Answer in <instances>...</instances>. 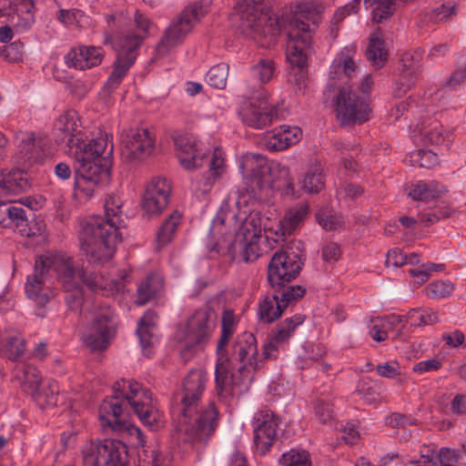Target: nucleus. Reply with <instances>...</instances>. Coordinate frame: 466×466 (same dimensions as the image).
<instances>
[{
    "label": "nucleus",
    "mask_w": 466,
    "mask_h": 466,
    "mask_svg": "<svg viewBox=\"0 0 466 466\" xmlns=\"http://www.w3.org/2000/svg\"><path fill=\"white\" fill-rule=\"evenodd\" d=\"M230 366L238 363L240 371L250 372L254 375L258 369V346L255 336L250 332H244L238 336L229 359Z\"/></svg>",
    "instance_id": "22"
},
{
    "label": "nucleus",
    "mask_w": 466,
    "mask_h": 466,
    "mask_svg": "<svg viewBox=\"0 0 466 466\" xmlns=\"http://www.w3.org/2000/svg\"><path fill=\"white\" fill-rule=\"evenodd\" d=\"M35 10L34 0H0V42H9L13 29L22 31L31 27Z\"/></svg>",
    "instance_id": "9"
},
{
    "label": "nucleus",
    "mask_w": 466,
    "mask_h": 466,
    "mask_svg": "<svg viewBox=\"0 0 466 466\" xmlns=\"http://www.w3.org/2000/svg\"><path fill=\"white\" fill-rule=\"evenodd\" d=\"M50 278L38 263L35 261L34 272L27 277L25 290L27 298L41 309L54 295L50 289Z\"/></svg>",
    "instance_id": "26"
},
{
    "label": "nucleus",
    "mask_w": 466,
    "mask_h": 466,
    "mask_svg": "<svg viewBox=\"0 0 466 466\" xmlns=\"http://www.w3.org/2000/svg\"><path fill=\"white\" fill-rule=\"evenodd\" d=\"M456 14V6L454 5H441L434 8L429 14V19L433 23H440L448 20L451 15Z\"/></svg>",
    "instance_id": "56"
},
{
    "label": "nucleus",
    "mask_w": 466,
    "mask_h": 466,
    "mask_svg": "<svg viewBox=\"0 0 466 466\" xmlns=\"http://www.w3.org/2000/svg\"><path fill=\"white\" fill-rule=\"evenodd\" d=\"M207 382L206 373L192 370L177 394L179 410L176 424L177 439L184 442L207 441L218 425V410L213 402L204 404L201 397Z\"/></svg>",
    "instance_id": "3"
},
{
    "label": "nucleus",
    "mask_w": 466,
    "mask_h": 466,
    "mask_svg": "<svg viewBox=\"0 0 466 466\" xmlns=\"http://www.w3.org/2000/svg\"><path fill=\"white\" fill-rule=\"evenodd\" d=\"M252 75L260 83L269 82L275 72L274 62L270 59H260L251 69Z\"/></svg>",
    "instance_id": "46"
},
{
    "label": "nucleus",
    "mask_w": 466,
    "mask_h": 466,
    "mask_svg": "<svg viewBox=\"0 0 466 466\" xmlns=\"http://www.w3.org/2000/svg\"><path fill=\"white\" fill-rule=\"evenodd\" d=\"M171 187L166 178L155 177L147 186L141 206L148 218L159 215L167 206Z\"/></svg>",
    "instance_id": "23"
},
{
    "label": "nucleus",
    "mask_w": 466,
    "mask_h": 466,
    "mask_svg": "<svg viewBox=\"0 0 466 466\" xmlns=\"http://www.w3.org/2000/svg\"><path fill=\"white\" fill-rule=\"evenodd\" d=\"M2 348L5 355L9 360H15L24 354L25 342L19 334H15L6 338L3 342Z\"/></svg>",
    "instance_id": "45"
},
{
    "label": "nucleus",
    "mask_w": 466,
    "mask_h": 466,
    "mask_svg": "<svg viewBox=\"0 0 466 466\" xmlns=\"http://www.w3.org/2000/svg\"><path fill=\"white\" fill-rule=\"evenodd\" d=\"M279 129L283 133L284 137H287V141L289 143V146L297 144L301 139L302 131L297 126L290 127L282 125L279 127Z\"/></svg>",
    "instance_id": "61"
},
{
    "label": "nucleus",
    "mask_w": 466,
    "mask_h": 466,
    "mask_svg": "<svg viewBox=\"0 0 466 466\" xmlns=\"http://www.w3.org/2000/svg\"><path fill=\"white\" fill-rule=\"evenodd\" d=\"M81 283H77L72 289H64L66 292L65 297L68 308L72 310L77 311L83 305V290L80 287Z\"/></svg>",
    "instance_id": "54"
},
{
    "label": "nucleus",
    "mask_w": 466,
    "mask_h": 466,
    "mask_svg": "<svg viewBox=\"0 0 466 466\" xmlns=\"http://www.w3.org/2000/svg\"><path fill=\"white\" fill-rule=\"evenodd\" d=\"M415 0H364V4L373 6L372 17L376 23H382L390 18L400 3L408 4Z\"/></svg>",
    "instance_id": "38"
},
{
    "label": "nucleus",
    "mask_w": 466,
    "mask_h": 466,
    "mask_svg": "<svg viewBox=\"0 0 466 466\" xmlns=\"http://www.w3.org/2000/svg\"><path fill=\"white\" fill-rule=\"evenodd\" d=\"M181 220V213L176 210L161 223L156 234L157 248L160 249L173 240Z\"/></svg>",
    "instance_id": "35"
},
{
    "label": "nucleus",
    "mask_w": 466,
    "mask_h": 466,
    "mask_svg": "<svg viewBox=\"0 0 466 466\" xmlns=\"http://www.w3.org/2000/svg\"><path fill=\"white\" fill-rule=\"evenodd\" d=\"M242 121L256 129L263 128L277 118V108L268 104V96H252L240 112Z\"/></svg>",
    "instance_id": "21"
},
{
    "label": "nucleus",
    "mask_w": 466,
    "mask_h": 466,
    "mask_svg": "<svg viewBox=\"0 0 466 466\" xmlns=\"http://www.w3.org/2000/svg\"><path fill=\"white\" fill-rule=\"evenodd\" d=\"M453 290V284L448 280H438L430 283L426 289V294L432 299H442L449 297Z\"/></svg>",
    "instance_id": "49"
},
{
    "label": "nucleus",
    "mask_w": 466,
    "mask_h": 466,
    "mask_svg": "<svg viewBox=\"0 0 466 466\" xmlns=\"http://www.w3.org/2000/svg\"><path fill=\"white\" fill-rule=\"evenodd\" d=\"M113 390L115 394L99 406L98 418L103 430L116 433L127 431L134 438L133 445L137 448V466H168L157 448L145 446L141 430L122 418L124 410L129 407L145 426L154 431L160 428L163 416L151 391L136 380L125 379L116 381Z\"/></svg>",
    "instance_id": "1"
},
{
    "label": "nucleus",
    "mask_w": 466,
    "mask_h": 466,
    "mask_svg": "<svg viewBox=\"0 0 466 466\" xmlns=\"http://www.w3.org/2000/svg\"><path fill=\"white\" fill-rule=\"evenodd\" d=\"M15 162L23 168H30L45 159V144L42 137L32 131L18 130L15 132Z\"/></svg>",
    "instance_id": "18"
},
{
    "label": "nucleus",
    "mask_w": 466,
    "mask_h": 466,
    "mask_svg": "<svg viewBox=\"0 0 466 466\" xmlns=\"http://www.w3.org/2000/svg\"><path fill=\"white\" fill-rule=\"evenodd\" d=\"M280 466H311L309 453L305 450L291 449L279 460Z\"/></svg>",
    "instance_id": "42"
},
{
    "label": "nucleus",
    "mask_w": 466,
    "mask_h": 466,
    "mask_svg": "<svg viewBox=\"0 0 466 466\" xmlns=\"http://www.w3.org/2000/svg\"><path fill=\"white\" fill-rule=\"evenodd\" d=\"M162 285L156 276H147L137 287L136 304L145 305L155 299L159 293Z\"/></svg>",
    "instance_id": "40"
},
{
    "label": "nucleus",
    "mask_w": 466,
    "mask_h": 466,
    "mask_svg": "<svg viewBox=\"0 0 466 466\" xmlns=\"http://www.w3.org/2000/svg\"><path fill=\"white\" fill-rule=\"evenodd\" d=\"M228 70L229 66L225 63L214 66L206 75L207 83L218 89L225 88L228 76Z\"/></svg>",
    "instance_id": "43"
},
{
    "label": "nucleus",
    "mask_w": 466,
    "mask_h": 466,
    "mask_svg": "<svg viewBox=\"0 0 466 466\" xmlns=\"http://www.w3.org/2000/svg\"><path fill=\"white\" fill-rule=\"evenodd\" d=\"M279 419L269 410H258L252 421L257 451L264 455L276 441Z\"/></svg>",
    "instance_id": "20"
},
{
    "label": "nucleus",
    "mask_w": 466,
    "mask_h": 466,
    "mask_svg": "<svg viewBox=\"0 0 466 466\" xmlns=\"http://www.w3.org/2000/svg\"><path fill=\"white\" fill-rule=\"evenodd\" d=\"M104 53L98 46H77L65 55V63L70 68L86 70L101 64Z\"/></svg>",
    "instance_id": "27"
},
{
    "label": "nucleus",
    "mask_w": 466,
    "mask_h": 466,
    "mask_svg": "<svg viewBox=\"0 0 466 466\" xmlns=\"http://www.w3.org/2000/svg\"><path fill=\"white\" fill-rule=\"evenodd\" d=\"M442 362L440 359L433 358L426 360H421L416 363L412 370L418 374H424L427 372L436 371L441 369Z\"/></svg>",
    "instance_id": "59"
},
{
    "label": "nucleus",
    "mask_w": 466,
    "mask_h": 466,
    "mask_svg": "<svg viewBox=\"0 0 466 466\" xmlns=\"http://www.w3.org/2000/svg\"><path fill=\"white\" fill-rule=\"evenodd\" d=\"M259 240L260 239H236L234 242L228 241L227 246H224V244L220 242H212L208 244V248L209 252L225 255L232 254L236 246L238 245L241 249L240 257L242 261L250 263L259 258L262 253L259 247Z\"/></svg>",
    "instance_id": "28"
},
{
    "label": "nucleus",
    "mask_w": 466,
    "mask_h": 466,
    "mask_svg": "<svg viewBox=\"0 0 466 466\" xmlns=\"http://www.w3.org/2000/svg\"><path fill=\"white\" fill-rule=\"evenodd\" d=\"M274 0H236L238 33L260 46H269L280 33L281 22L270 10Z\"/></svg>",
    "instance_id": "8"
},
{
    "label": "nucleus",
    "mask_w": 466,
    "mask_h": 466,
    "mask_svg": "<svg viewBox=\"0 0 466 466\" xmlns=\"http://www.w3.org/2000/svg\"><path fill=\"white\" fill-rule=\"evenodd\" d=\"M377 323L380 329L388 335V331L398 326L402 321V317L400 315L391 314L383 318H376Z\"/></svg>",
    "instance_id": "63"
},
{
    "label": "nucleus",
    "mask_w": 466,
    "mask_h": 466,
    "mask_svg": "<svg viewBox=\"0 0 466 466\" xmlns=\"http://www.w3.org/2000/svg\"><path fill=\"white\" fill-rule=\"evenodd\" d=\"M38 266L45 270L50 279L54 277L62 285L63 289H72L77 283H86L94 292L103 296L111 297L125 289V279H106L101 275L86 277V272L74 260L63 252H48L36 258Z\"/></svg>",
    "instance_id": "7"
},
{
    "label": "nucleus",
    "mask_w": 466,
    "mask_h": 466,
    "mask_svg": "<svg viewBox=\"0 0 466 466\" xmlns=\"http://www.w3.org/2000/svg\"><path fill=\"white\" fill-rule=\"evenodd\" d=\"M29 394L39 408L54 407L57 403L58 385L56 381L48 380Z\"/></svg>",
    "instance_id": "36"
},
{
    "label": "nucleus",
    "mask_w": 466,
    "mask_h": 466,
    "mask_svg": "<svg viewBox=\"0 0 466 466\" xmlns=\"http://www.w3.org/2000/svg\"><path fill=\"white\" fill-rule=\"evenodd\" d=\"M120 143L122 158L127 162H135L152 154L156 138L148 128L137 127L122 133Z\"/></svg>",
    "instance_id": "17"
},
{
    "label": "nucleus",
    "mask_w": 466,
    "mask_h": 466,
    "mask_svg": "<svg viewBox=\"0 0 466 466\" xmlns=\"http://www.w3.org/2000/svg\"><path fill=\"white\" fill-rule=\"evenodd\" d=\"M254 380L250 372L240 371L237 368L231 370L228 358L223 356L217 359L215 369L216 392L220 400L225 403L247 392Z\"/></svg>",
    "instance_id": "10"
},
{
    "label": "nucleus",
    "mask_w": 466,
    "mask_h": 466,
    "mask_svg": "<svg viewBox=\"0 0 466 466\" xmlns=\"http://www.w3.org/2000/svg\"><path fill=\"white\" fill-rule=\"evenodd\" d=\"M0 226L14 229L25 227V210L22 207L11 204L8 200H0Z\"/></svg>",
    "instance_id": "33"
},
{
    "label": "nucleus",
    "mask_w": 466,
    "mask_h": 466,
    "mask_svg": "<svg viewBox=\"0 0 466 466\" xmlns=\"http://www.w3.org/2000/svg\"><path fill=\"white\" fill-rule=\"evenodd\" d=\"M303 265L300 255L291 248L276 252L268 266L267 279L270 289L281 291L295 288L297 285H290V282L299 276Z\"/></svg>",
    "instance_id": "11"
},
{
    "label": "nucleus",
    "mask_w": 466,
    "mask_h": 466,
    "mask_svg": "<svg viewBox=\"0 0 466 466\" xmlns=\"http://www.w3.org/2000/svg\"><path fill=\"white\" fill-rule=\"evenodd\" d=\"M40 384H42V382L38 370L32 366L25 367L23 370L24 390L27 393H30Z\"/></svg>",
    "instance_id": "52"
},
{
    "label": "nucleus",
    "mask_w": 466,
    "mask_h": 466,
    "mask_svg": "<svg viewBox=\"0 0 466 466\" xmlns=\"http://www.w3.org/2000/svg\"><path fill=\"white\" fill-rule=\"evenodd\" d=\"M134 24L136 25V32L130 33H121L118 35H139L141 36V42L146 37L150 26L152 25L151 21L144 15L142 13H140L138 10H136L134 13Z\"/></svg>",
    "instance_id": "53"
},
{
    "label": "nucleus",
    "mask_w": 466,
    "mask_h": 466,
    "mask_svg": "<svg viewBox=\"0 0 466 466\" xmlns=\"http://www.w3.org/2000/svg\"><path fill=\"white\" fill-rule=\"evenodd\" d=\"M214 314L207 309H198L187 321L188 338L196 344L205 342L214 328Z\"/></svg>",
    "instance_id": "29"
},
{
    "label": "nucleus",
    "mask_w": 466,
    "mask_h": 466,
    "mask_svg": "<svg viewBox=\"0 0 466 466\" xmlns=\"http://www.w3.org/2000/svg\"><path fill=\"white\" fill-rule=\"evenodd\" d=\"M92 321L84 333L83 339L91 350L106 349L116 334V314L109 306H97L91 312Z\"/></svg>",
    "instance_id": "13"
},
{
    "label": "nucleus",
    "mask_w": 466,
    "mask_h": 466,
    "mask_svg": "<svg viewBox=\"0 0 466 466\" xmlns=\"http://www.w3.org/2000/svg\"><path fill=\"white\" fill-rule=\"evenodd\" d=\"M312 3L299 5V13L294 15L289 22L287 32V59L292 66L288 82L294 91H302L307 86L308 56L312 53V32L316 26L315 15L310 14Z\"/></svg>",
    "instance_id": "6"
},
{
    "label": "nucleus",
    "mask_w": 466,
    "mask_h": 466,
    "mask_svg": "<svg viewBox=\"0 0 466 466\" xmlns=\"http://www.w3.org/2000/svg\"><path fill=\"white\" fill-rule=\"evenodd\" d=\"M377 373L384 378L393 379L400 374V366L397 361L385 362L376 367Z\"/></svg>",
    "instance_id": "60"
},
{
    "label": "nucleus",
    "mask_w": 466,
    "mask_h": 466,
    "mask_svg": "<svg viewBox=\"0 0 466 466\" xmlns=\"http://www.w3.org/2000/svg\"><path fill=\"white\" fill-rule=\"evenodd\" d=\"M446 191V187L438 182L431 181L425 183L420 181L414 185L409 196L414 200L428 202L441 197Z\"/></svg>",
    "instance_id": "37"
},
{
    "label": "nucleus",
    "mask_w": 466,
    "mask_h": 466,
    "mask_svg": "<svg viewBox=\"0 0 466 466\" xmlns=\"http://www.w3.org/2000/svg\"><path fill=\"white\" fill-rule=\"evenodd\" d=\"M366 57L376 69L382 67L387 61L388 54L380 38V32H375L370 38L366 49Z\"/></svg>",
    "instance_id": "39"
},
{
    "label": "nucleus",
    "mask_w": 466,
    "mask_h": 466,
    "mask_svg": "<svg viewBox=\"0 0 466 466\" xmlns=\"http://www.w3.org/2000/svg\"><path fill=\"white\" fill-rule=\"evenodd\" d=\"M300 187L307 193H317L323 187V177L320 168L309 169L299 181Z\"/></svg>",
    "instance_id": "44"
},
{
    "label": "nucleus",
    "mask_w": 466,
    "mask_h": 466,
    "mask_svg": "<svg viewBox=\"0 0 466 466\" xmlns=\"http://www.w3.org/2000/svg\"><path fill=\"white\" fill-rule=\"evenodd\" d=\"M123 201L116 195L105 199V218L93 216L81 224V249L92 263H104L112 258L117 243L122 239L119 229L125 227Z\"/></svg>",
    "instance_id": "4"
},
{
    "label": "nucleus",
    "mask_w": 466,
    "mask_h": 466,
    "mask_svg": "<svg viewBox=\"0 0 466 466\" xmlns=\"http://www.w3.org/2000/svg\"><path fill=\"white\" fill-rule=\"evenodd\" d=\"M29 187L28 176L22 169L0 174V198L25 192Z\"/></svg>",
    "instance_id": "32"
},
{
    "label": "nucleus",
    "mask_w": 466,
    "mask_h": 466,
    "mask_svg": "<svg viewBox=\"0 0 466 466\" xmlns=\"http://www.w3.org/2000/svg\"><path fill=\"white\" fill-rule=\"evenodd\" d=\"M241 220L236 232V239H261V216L258 211H252Z\"/></svg>",
    "instance_id": "34"
},
{
    "label": "nucleus",
    "mask_w": 466,
    "mask_h": 466,
    "mask_svg": "<svg viewBox=\"0 0 466 466\" xmlns=\"http://www.w3.org/2000/svg\"><path fill=\"white\" fill-rule=\"evenodd\" d=\"M370 108L352 86H342L335 97V113L341 127L360 125L370 118Z\"/></svg>",
    "instance_id": "12"
},
{
    "label": "nucleus",
    "mask_w": 466,
    "mask_h": 466,
    "mask_svg": "<svg viewBox=\"0 0 466 466\" xmlns=\"http://www.w3.org/2000/svg\"><path fill=\"white\" fill-rule=\"evenodd\" d=\"M208 173L204 174L201 178L196 179L193 182V187L199 197V195L208 194L214 184V181L221 175L224 167V158L221 150L216 148L212 154L211 158L208 161Z\"/></svg>",
    "instance_id": "31"
},
{
    "label": "nucleus",
    "mask_w": 466,
    "mask_h": 466,
    "mask_svg": "<svg viewBox=\"0 0 466 466\" xmlns=\"http://www.w3.org/2000/svg\"><path fill=\"white\" fill-rule=\"evenodd\" d=\"M157 315L153 310H147L138 322L137 329V334L139 339V342L147 344V339L144 337L146 334H149L150 329L156 330Z\"/></svg>",
    "instance_id": "48"
},
{
    "label": "nucleus",
    "mask_w": 466,
    "mask_h": 466,
    "mask_svg": "<svg viewBox=\"0 0 466 466\" xmlns=\"http://www.w3.org/2000/svg\"><path fill=\"white\" fill-rule=\"evenodd\" d=\"M84 462L89 466H126V445L116 440L91 441L82 448Z\"/></svg>",
    "instance_id": "15"
},
{
    "label": "nucleus",
    "mask_w": 466,
    "mask_h": 466,
    "mask_svg": "<svg viewBox=\"0 0 466 466\" xmlns=\"http://www.w3.org/2000/svg\"><path fill=\"white\" fill-rule=\"evenodd\" d=\"M54 137L57 144H66L74 154L77 176L75 186L86 198H91L96 189L109 183L113 145L108 144L106 136L85 141L77 113L67 110L55 121Z\"/></svg>",
    "instance_id": "2"
},
{
    "label": "nucleus",
    "mask_w": 466,
    "mask_h": 466,
    "mask_svg": "<svg viewBox=\"0 0 466 466\" xmlns=\"http://www.w3.org/2000/svg\"><path fill=\"white\" fill-rule=\"evenodd\" d=\"M309 214V206L307 204H299L287 210L284 217L279 221L274 234L278 238H284L297 230Z\"/></svg>",
    "instance_id": "30"
},
{
    "label": "nucleus",
    "mask_w": 466,
    "mask_h": 466,
    "mask_svg": "<svg viewBox=\"0 0 466 466\" xmlns=\"http://www.w3.org/2000/svg\"><path fill=\"white\" fill-rule=\"evenodd\" d=\"M459 461V454L449 448L442 447L439 450L437 455V465L439 466H456Z\"/></svg>",
    "instance_id": "57"
},
{
    "label": "nucleus",
    "mask_w": 466,
    "mask_h": 466,
    "mask_svg": "<svg viewBox=\"0 0 466 466\" xmlns=\"http://www.w3.org/2000/svg\"><path fill=\"white\" fill-rule=\"evenodd\" d=\"M420 133L424 145H438L444 139L438 124L431 128L420 130Z\"/></svg>",
    "instance_id": "58"
},
{
    "label": "nucleus",
    "mask_w": 466,
    "mask_h": 466,
    "mask_svg": "<svg viewBox=\"0 0 466 466\" xmlns=\"http://www.w3.org/2000/svg\"><path fill=\"white\" fill-rule=\"evenodd\" d=\"M247 195L240 190L231 193L236 196L238 207L247 204L252 198H263L272 189L280 190L286 196L295 195L294 184L285 167H273L268 158L258 153H246L238 160Z\"/></svg>",
    "instance_id": "5"
},
{
    "label": "nucleus",
    "mask_w": 466,
    "mask_h": 466,
    "mask_svg": "<svg viewBox=\"0 0 466 466\" xmlns=\"http://www.w3.org/2000/svg\"><path fill=\"white\" fill-rule=\"evenodd\" d=\"M305 293L306 289L302 286H296L291 289H281V291H278V289H270L258 303L259 321L264 324L274 322L289 306L296 303Z\"/></svg>",
    "instance_id": "16"
},
{
    "label": "nucleus",
    "mask_w": 466,
    "mask_h": 466,
    "mask_svg": "<svg viewBox=\"0 0 466 466\" xmlns=\"http://www.w3.org/2000/svg\"><path fill=\"white\" fill-rule=\"evenodd\" d=\"M265 146L271 151H281L290 147L279 127L275 128L266 136Z\"/></svg>",
    "instance_id": "50"
},
{
    "label": "nucleus",
    "mask_w": 466,
    "mask_h": 466,
    "mask_svg": "<svg viewBox=\"0 0 466 466\" xmlns=\"http://www.w3.org/2000/svg\"><path fill=\"white\" fill-rule=\"evenodd\" d=\"M1 55L5 56L10 61L19 60L23 56V44L21 42H14L11 45L5 46L1 51Z\"/></svg>",
    "instance_id": "62"
},
{
    "label": "nucleus",
    "mask_w": 466,
    "mask_h": 466,
    "mask_svg": "<svg viewBox=\"0 0 466 466\" xmlns=\"http://www.w3.org/2000/svg\"><path fill=\"white\" fill-rule=\"evenodd\" d=\"M407 320L412 326L431 325L437 320V317L434 313L412 309L408 313Z\"/></svg>",
    "instance_id": "55"
},
{
    "label": "nucleus",
    "mask_w": 466,
    "mask_h": 466,
    "mask_svg": "<svg viewBox=\"0 0 466 466\" xmlns=\"http://www.w3.org/2000/svg\"><path fill=\"white\" fill-rule=\"evenodd\" d=\"M418 73L411 68H404L396 82L398 96L405 94L416 82Z\"/></svg>",
    "instance_id": "51"
},
{
    "label": "nucleus",
    "mask_w": 466,
    "mask_h": 466,
    "mask_svg": "<svg viewBox=\"0 0 466 466\" xmlns=\"http://www.w3.org/2000/svg\"><path fill=\"white\" fill-rule=\"evenodd\" d=\"M410 162L412 166L431 168L437 164L438 156L431 150L418 149L410 154Z\"/></svg>",
    "instance_id": "47"
},
{
    "label": "nucleus",
    "mask_w": 466,
    "mask_h": 466,
    "mask_svg": "<svg viewBox=\"0 0 466 466\" xmlns=\"http://www.w3.org/2000/svg\"><path fill=\"white\" fill-rule=\"evenodd\" d=\"M140 45L141 36L139 35H117L116 37L114 48L116 52V58L113 64V70L104 86L106 91L112 92L120 85L137 59Z\"/></svg>",
    "instance_id": "14"
},
{
    "label": "nucleus",
    "mask_w": 466,
    "mask_h": 466,
    "mask_svg": "<svg viewBox=\"0 0 466 466\" xmlns=\"http://www.w3.org/2000/svg\"><path fill=\"white\" fill-rule=\"evenodd\" d=\"M198 21H199V18L197 10L186 8L166 29L157 46V54L165 56L171 49L180 45Z\"/></svg>",
    "instance_id": "19"
},
{
    "label": "nucleus",
    "mask_w": 466,
    "mask_h": 466,
    "mask_svg": "<svg viewBox=\"0 0 466 466\" xmlns=\"http://www.w3.org/2000/svg\"><path fill=\"white\" fill-rule=\"evenodd\" d=\"M451 411L455 415L466 414V395L457 394L451 402Z\"/></svg>",
    "instance_id": "64"
},
{
    "label": "nucleus",
    "mask_w": 466,
    "mask_h": 466,
    "mask_svg": "<svg viewBox=\"0 0 466 466\" xmlns=\"http://www.w3.org/2000/svg\"><path fill=\"white\" fill-rule=\"evenodd\" d=\"M305 321V316L295 314L279 321L272 331L271 337L263 346V357L265 360L276 358L282 346L289 343L295 331Z\"/></svg>",
    "instance_id": "24"
},
{
    "label": "nucleus",
    "mask_w": 466,
    "mask_h": 466,
    "mask_svg": "<svg viewBox=\"0 0 466 466\" xmlns=\"http://www.w3.org/2000/svg\"><path fill=\"white\" fill-rule=\"evenodd\" d=\"M180 164L186 169L198 168L203 166L205 153L198 149V140L189 133L177 132L173 137Z\"/></svg>",
    "instance_id": "25"
},
{
    "label": "nucleus",
    "mask_w": 466,
    "mask_h": 466,
    "mask_svg": "<svg viewBox=\"0 0 466 466\" xmlns=\"http://www.w3.org/2000/svg\"><path fill=\"white\" fill-rule=\"evenodd\" d=\"M352 47H345L334 60L330 75L343 74L345 76L351 77L356 71L357 66L353 60Z\"/></svg>",
    "instance_id": "41"
}]
</instances>
